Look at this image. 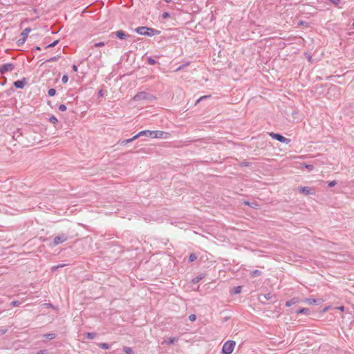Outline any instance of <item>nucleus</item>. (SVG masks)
I'll return each instance as SVG.
<instances>
[{
	"label": "nucleus",
	"instance_id": "1",
	"mask_svg": "<svg viewBox=\"0 0 354 354\" xmlns=\"http://www.w3.org/2000/svg\"><path fill=\"white\" fill-rule=\"evenodd\" d=\"M136 32L141 35H145V36H153L156 35H159L160 31L153 29L152 28H149L146 26H140L136 28Z\"/></svg>",
	"mask_w": 354,
	"mask_h": 354
},
{
	"label": "nucleus",
	"instance_id": "2",
	"mask_svg": "<svg viewBox=\"0 0 354 354\" xmlns=\"http://www.w3.org/2000/svg\"><path fill=\"white\" fill-rule=\"evenodd\" d=\"M156 97L149 93L141 91L138 92L133 98L134 101H140V100H148L153 101Z\"/></svg>",
	"mask_w": 354,
	"mask_h": 354
},
{
	"label": "nucleus",
	"instance_id": "3",
	"mask_svg": "<svg viewBox=\"0 0 354 354\" xmlns=\"http://www.w3.org/2000/svg\"><path fill=\"white\" fill-rule=\"evenodd\" d=\"M236 343L234 341L229 340L226 342L222 348V353L223 354H231L235 347Z\"/></svg>",
	"mask_w": 354,
	"mask_h": 354
},
{
	"label": "nucleus",
	"instance_id": "4",
	"mask_svg": "<svg viewBox=\"0 0 354 354\" xmlns=\"http://www.w3.org/2000/svg\"><path fill=\"white\" fill-rule=\"evenodd\" d=\"M68 239V236L65 234H62L55 236L53 239V241L50 243V247H55L58 244L62 243L65 242Z\"/></svg>",
	"mask_w": 354,
	"mask_h": 354
},
{
	"label": "nucleus",
	"instance_id": "5",
	"mask_svg": "<svg viewBox=\"0 0 354 354\" xmlns=\"http://www.w3.org/2000/svg\"><path fill=\"white\" fill-rule=\"evenodd\" d=\"M270 136L273 138L275 139L282 143L289 144L290 142V140L286 138V137L283 136L281 134L276 133H270Z\"/></svg>",
	"mask_w": 354,
	"mask_h": 354
},
{
	"label": "nucleus",
	"instance_id": "6",
	"mask_svg": "<svg viewBox=\"0 0 354 354\" xmlns=\"http://www.w3.org/2000/svg\"><path fill=\"white\" fill-rule=\"evenodd\" d=\"M15 68V65L11 63L4 64L0 66V73L1 74H4L7 72H10L13 71Z\"/></svg>",
	"mask_w": 354,
	"mask_h": 354
},
{
	"label": "nucleus",
	"instance_id": "7",
	"mask_svg": "<svg viewBox=\"0 0 354 354\" xmlns=\"http://www.w3.org/2000/svg\"><path fill=\"white\" fill-rule=\"evenodd\" d=\"M153 131H150V130L141 131L136 135V138H139L140 136H147V137H150V138H153Z\"/></svg>",
	"mask_w": 354,
	"mask_h": 354
},
{
	"label": "nucleus",
	"instance_id": "8",
	"mask_svg": "<svg viewBox=\"0 0 354 354\" xmlns=\"http://www.w3.org/2000/svg\"><path fill=\"white\" fill-rule=\"evenodd\" d=\"M153 138H167L168 133L162 131H153Z\"/></svg>",
	"mask_w": 354,
	"mask_h": 354
},
{
	"label": "nucleus",
	"instance_id": "9",
	"mask_svg": "<svg viewBox=\"0 0 354 354\" xmlns=\"http://www.w3.org/2000/svg\"><path fill=\"white\" fill-rule=\"evenodd\" d=\"M26 83V79L23 78L21 80H17L14 82V86L17 88H23Z\"/></svg>",
	"mask_w": 354,
	"mask_h": 354
},
{
	"label": "nucleus",
	"instance_id": "10",
	"mask_svg": "<svg viewBox=\"0 0 354 354\" xmlns=\"http://www.w3.org/2000/svg\"><path fill=\"white\" fill-rule=\"evenodd\" d=\"M115 36L122 40L126 39L129 36L123 30H118L115 32Z\"/></svg>",
	"mask_w": 354,
	"mask_h": 354
},
{
	"label": "nucleus",
	"instance_id": "11",
	"mask_svg": "<svg viewBox=\"0 0 354 354\" xmlns=\"http://www.w3.org/2000/svg\"><path fill=\"white\" fill-rule=\"evenodd\" d=\"M297 313L298 314H305V315H308L309 313H310V310L307 308H301L299 309H298L297 311H296Z\"/></svg>",
	"mask_w": 354,
	"mask_h": 354
},
{
	"label": "nucleus",
	"instance_id": "12",
	"mask_svg": "<svg viewBox=\"0 0 354 354\" xmlns=\"http://www.w3.org/2000/svg\"><path fill=\"white\" fill-rule=\"evenodd\" d=\"M30 31H31L30 28H25L21 33V37H23L24 38L27 39V37H28V34L30 32Z\"/></svg>",
	"mask_w": 354,
	"mask_h": 354
},
{
	"label": "nucleus",
	"instance_id": "13",
	"mask_svg": "<svg viewBox=\"0 0 354 354\" xmlns=\"http://www.w3.org/2000/svg\"><path fill=\"white\" fill-rule=\"evenodd\" d=\"M137 138H136V135H135V136H134L133 137H132L131 138H129V139H126V140H122V141H121V142H120V145H122V146L126 145L127 144H128V143H129V142H132L133 140H136V139H137Z\"/></svg>",
	"mask_w": 354,
	"mask_h": 354
},
{
	"label": "nucleus",
	"instance_id": "14",
	"mask_svg": "<svg viewBox=\"0 0 354 354\" xmlns=\"http://www.w3.org/2000/svg\"><path fill=\"white\" fill-rule=\"evenodd\" d=\"M44 337H45L48 339L51 340L56 337V334L55 333H47V334L44 335Z\"/></svg>",
	"mask_w": 354,
	"mask_h": 354
},
{
	"label": "nucleus",
	"instance_id": "15",
	"mask_svg": "<svg viewBox=\"0 0 354 354\" xmlns=\"http://www.w3.org/2000/svg\"><path fill=\"white\" fill-rule=\"evenodd\" d=\"M123 351L127 354H134L133 351L130 347L124 346L123 348Z\"/></svg>",
	"mask_w": 354,
	"mask_h": 354
},
{
	"label": "nucleus",
	"instance_id": "16",
	"mask_svg": "<svg viewBox=\"0 0 354 354\" xmlns=\"http://www.w3.org/2000/svg\"><path fill=\"white\" fill-rule=\"evenodd\" d=\"M98 346L103 349H109L110 345L107 343H100L98 344Z\"/></svg>",
	"mask_w": 354,
	"mask_h": 354
},
{
	"label": "nucleus",
	"instance_id": "17",
	"mask_svg": "<svg viewBox=\"0 0 354 354\" xmlns=\"http://www.w3.org/2000/svg\"><path fill=\"white\" fill-rule=\"evenodd\" d=\"M204 277V276L203 274H201L195 278H194L192 279V283H198Z\"/></svg>",
	"mask_w": 354,
	"mask_h": 354
},
{
	"label": "nucleus",
	"instance_id": "18",
	"mask_svg": "<svg viewBox=\"0 0 354 354\" xmlns=\"http://www.w3.org/2000/svg\"><path fill=\"white\" fill-rule=\"evenodd\" d=\"M261 274V272L259 270H255L251 272V276L254 277L257 276H260Z\"/></svg>",
	"mask_w": 354,
	"mask_h": 354
},
{
	"label": "nucleus",
	"instance_id": "19",
	"mask_svg": "<svg viewBox=\"0 0 354 354\" xmlns=\"http://www.w3.org/2000/svg\"><path fill=\"white\" fill-rule=\"evenodd\" d=\"M86 337L88 338V339H94L96 336V334L94 333H86L85 334Z\"/></svg>",
	"mask_w": 354,
	"mask_h": 354
},
{
	"label": "nucleus",
	"instance_id": "20",
	"mask_svg": "<svg viewBox=\"0 0 354 354\" xmlns=\"http://www.w3.org/2000/svg\"><path fill=\"white\" fill-rule=\"evenodd\" d=\"M306 302H307L309 304H317V300L311 298L306 299Z\"/></svg>",
	"mask_w": 354,
	"mask_h": 354
},
{
	"label": "nucleus",
	"instance_id": "21",
	"mask_svg": "<svg viewBox=\"0 0 354 354\" xmlns=\"http://www.w3.org/2000/svg\"><path fill=\"white\" fill-rule=\"evenodd\" d=\"M241 292V287L236 286L233 288V293L235 295L239 294Z\"/></svg>",
	"mask_w": 354,
	"mask_h": 354
},
{
	"label": "nucleus",
	"instance_id": "22",
	"mask_svg": "<svg viewBox=\"0 0 354 354\" xmlns=\"http://www.w3.org/2000/svg\"><path fill=\"white\" fill-rule=\"evenodd\" d=\"M197 259V256L194 254V253H192L189 257V262H193L196 259Z\"/></svg>",
	"mask_w": 354,
	"mask_h": 354
},
{
	"label": "nucleus",
	"instance_id": "23",
	"mask_svg": "<svg viewBox=\"0 0 354 354\" xmlns=\"http://www.w3.org/2000/svg\"><path fill=\"white\" fill-rule=\"evenodd\" d=\"M301 191L302 193H304L305 194H310V189L307 187H303L301 188Z\"/></svg>",
	"mask_w": 354,
	"mask_h": 354
},
{
	"label": "nucleus",
	"instance_id": "24",
	"mask_svg": "<svg viewBox=\"0 0 354 354\" xmlns=\"http://www.w3.org/2000/svg\"><path fill=\"white\" fill-rule=\"evenodd\" d=\"M56 93V90L55 88H50L48 91V94L49 96H54Z\"/></svg>",
	"mask_w": 354,
	"mask_h": 354
},
{
	"label": "nucleus",
	"instance_id": "25",
	"mask_svg": "<svg viewBox=\"0 0 354 354\" xmlns=\"http://www.w3.org/2000/svg\"><path fill=\"white\" fill-rule=\"evenodd\" d=\"M176 340V337H170L165 342L168 344H172L174 343V342Z\"/></svg>",
	"mask_w": 354,
	"mask_h": 354
},
{
	"label": "nucleus",
	"instance_id": "26",
	"mask_svg": "<svg viewBox=\"0 0 354 354\" xmlns=\"http://www.w3.org/2000/svg\"><path fill=\"white\" fill-rule=\"evenodd\" d=\"M59 56H54L50 57V59H47L46 62H56L59 59Z\"/></svg>",
	"mask_w": 354,
	"mask_h": 354
},
{
	"label": "nucleus",
	"instance_id": "27",
	"mask_svg": "<svg viewBox=\"0 0 354 354\" xmlns=\"http://www.w3.org/2000/svg\"><path fill=\"white\" fill-rule=\"evenodd\" d=\"M210 97V95H204V96L201 97L200 98H198V99L196 100V102L195 104L196 105L198 103H199L200 102H201V101H202V100H203L204 99H207V98H208V97Z\"/></svg>",
	"mask_w": 354,
	"mask_h": 354
},
{
	"label": "nucleus",
	"instance_id": "28",
	"mask_svg": "<svg viewBox=\"0 0 354 354\" xmlns=\"http://www.w3.org/2000/svg\"><path fill=\"white\" fill-rule=\"evenodd\" d=\"M49 121L50 122H52L53 124H56L57 122H58V120L57 119V118L54 115H52L50 118H49Z\"/></svg>",
	"mask_w": 354,
	"mask_h": 354
},
{
	"label": "nucleus",
	"instance_id": "29",
	"mask_svg": "<svg viewBox=\"0 0 354 354\" xmlns=\"http://www.w3.org/2000/svg\"><path fill=\"white\" fill-rule=\"evenodd\" d=\"M147 62L151 65H153V64H155L156 63V61L153 58H152L151 57H148Z\"/></svg>",
	"mask_w": 354,
	"mask_h": 354
},
{
	"label": "nucleus",
	"instance_id": "30",
	"mask_svg": "<svg viewBox=\"0 0 354 354\" xmlns=\"http://www.w3.org/2000/svg\"><path fill=\"white\" fill-rule=\"evenodd\" d=\"M294 304H295V299H292L291 300L286 301V306H290Z\"/></svg>",
	"mask_w": 354,
	"mask_h": 354
},
{
	"label": "nucleus",
	"instance_id": "31",
	"mask_svg": "<svg viewBox=\"0 0 354 354\" xmlns=\"http://www.w3.org/2000/svg\"><path fill=\"white\" fill-rule=\"evenodd\" d=\"M59 41L58 40H56L55 41H53V43L48 44V46H46V48H52V47H54L57 44H58Z\"/></svg>",
	"mask_w": 354,
	"mask_h": 354
},
{
	"label": "nucleus",
	"instance_id": "32",
	"mask_svg": "<svg viewBox=\"0 0 354 354\" xmlns=\"http://www.w3.org/2000/svg\"><path fill=\"white\" fill-rule=\"evenodd\" d=\"M68 80V77L66 75H63L62 78V82L64 83V84H66Z\"/></svg>",
	"mask_w": 354,
	"mask_h": 354
},
{
	"label": "nucleus",
	"instance_id": "33",
	"mask_svg": "<svg viewBox=\"0 0 354 354\" xmlns=\"http://www.w3.org/2000/svg\"><path fill=\"white\" fill-rule=\"evenodd\" d=\"M59 110L60 111H65L66 110V106L64 104H60L59 106Z\"/></svg>",
	"mask_w": 354,
	"mask_h": 354
},
{
	"label": "nucleus",
	"instance_id": "34",
	"mask_svg": "<svg viewBox=\"0 0 354 354\" xmlns=\"http://www.w3.org/2000/svg\"><path fill=\"white\" fill-rule=\"evenodd\" d=\"M104 46V42H102V41L97 42V43H95V44H94V46H95V47H97H97H102V46Z\"/></svg>",
	"mask_w": 354,
	"mask_h": 354
},
{
	"label": "nucleus",
	"instance_id": "35",
	"mask_svg": "<svg viewBox=\"0 0 354 354\" xmlns=\"http://www.w3.org/2000/svg\"><path fill=\"white\" fill-rule=\"evenodd\" d=\"M304 166L308 170H313L314 167L312 165L304 164Z\"/></svg>",
	"mask_w": 354,
	"mask_h": 354
},
{
	"label": "nucleus",
	"instance_id": "36",
	"mask_svg": "<svg viewBox=\"0 0 354 354\" xmlns=\"http://www.w3.org/2000/svg\"><path fill=\"white\" fill-rule=\"evenodd\" d=\"M263 297L266 299L269 300L272 298V295L270 293L265 294L263 295Z\"/></svg>",
	"mask_w": 354,
	"mask_h": 354
},
{
	"label": "nucleus",
	"instance_id": "37",
	"mask_svg": "<svg viewBox=\"0 0 354 354\" xmlns=\"http://www.w3.org/2000/svg\"><path fill=\"white\" fill-rule=\"evenodd\" d=\"M162 17L163 19H167L170 17V14L169 12H165L162 13Z\"/></svg>",
	"mask_w": 354,
	"mask_h": 354
},
{
	"label": "nucleus",
	"instance_id": "38",
	"mask_svg": "<svg viewBox=\"0 0 354 354\" xmlns=\"http://www.w3.org/2000/svg\"><path fill=\"white\" fill-rule=\"evenodd\" d=\"M26 40V39H25V38H24L23 37H21L19 39L18 43H19V44H24V43H25Z\"/></svg>",
	"mask_w": 354,
	"mask_h": 354
},
{
	"label": "nucleus",
	"instance_id": "39",
	"mask_svg": "<svg viewBox=\"0 0 354 354\" xmlns=\"http://www.w3.org/2000/svg\"><path fill=\"white\" fill-rule=\"evenodd\" d=\"M337 185V182H336L335 180L330 181V182H329V183H328V186H329L330 187H334V186H335V185Z\"/></svg>",
	"mask_w": 354,
	"mask_h": 354
},
{
	"label": "nucleus",
	"instance_id": "40",
	"mask_svg": "<svg viewBox=\"0 0 354 354\" xmlns=\"http://www.w3.org/2000/svg\"><path fill=\"white\" fill-rule=\"evenodd\" d=\"M19 304H20V302H19V301H12L11 302V305H12V306H18L19 305Z\"/></svg>",
	"mask_w": 354,
	"mask_h": 354
},
{
	"label": "nucleus",
	"instance_id": "41",
	"mask_svg": "<svg viewBox=\"0 0 354 354\" xmlns=\"http://www.w3.org/2000/svg\"><path fill=\"white\" fill-rule=\"evenodd\" d=\"M196 315H189V319L190 321H192V322L195 321V320H196Z\"/></svg>",
	"mask_w": 354,
	"mask_h": 354
},
{
	"label": "nucleus",
	"instance_id": "42",
	"mask_svg": "<svg viewBox=\"0 0 354 354\" xmlns=\"http://www.w3.org/2000/svg\"><path fill=\"white\" fill-rule=\"evenodd\" d=\"M333 4L335 5V6H337L339 2H340V0H329Z\"/></svg>",
	"mask_w": 354,
	"mask_h": 354
},
{
	"label": "nucleus",
	"instance_id": "43",
	"mask_svg": "<svg viewBox=\"0 0 354 354\" xmlns=\"http://www.w3.org/2000/svg\"><path fill=\"white\" fill-rule=\"evenodd\" d=\"M46 353V350H41L39 352H37V354H45Z\"/></svg>",
	"mask_w": 354,
	"mask_h": 354
},
{
	"label": "nucleus",
	"instance_id": "44",
	"mask_svg": "<svg viewBox=\"0 0 354 354\" xmlns=\"http://www.w3.org/2000/svg\"><path fill=\"white\" fill-rule=\"evenodd\" d=\"M73 70L75 71V72H77V67L76 65H73Z\"/></svg>",
	"mask_w": 354,
	"mask_h": 354
},
{
	"label": "nucleus",
	"instance_id": "45",
	"mask_svg": "<svg viewBox=\"0 0 354 354\" xmlns=\"http://www.w3.org/2000/svg\"><path fill=\"white\" fill-rule=\"evenodd\" d=\"M103 95H104V94H103V91H102V90H100V91H99V95L102 97V96H103Z\"/></svg>",
	"mask_w": 354,
	"mask_h": 354
},
{
	"label": "nucleus",
	"instance_id": "46",
	"mask_svg": "<svg viewBox=\"0 0 354 354\" xmlns=\"http://www.w3.org/2000/svg\"><path fill=\"white\" fill-rule=\"evenodd\" d=\"M338 309L340 310L341 311H344V306H340V307H338Z\"/></svg>",
	"mask_w": 354,
	"mask_h": 354
},
{
	"label": "nucleus",
	"instance_id": "47",
	"mask_svg": "<svg viewBox=\"0 0 354 354\" xmlns=\"http://www.w3.org/2000/svg\"><path fill=\"white\" fill-rule=\"evenodd\" d=\"M183 66H184L183 65L180 66L177 68V70H176V71H180V70H181V69L183 68Z\"/></svg>",
	"mask_w": 354,
	"mask_h": 354
},
{
	"label": "nucleus",
	"instance_id": "48",
	"mask_svg": "<svg viewBox=\"0 0 354 354\" xmlns=\"http://www.w3.org/2000/svg\"><path fill=\"white\" fill-rule=\"evenodd\" d=\"M36 50H41V48L39 46L35 47Z\"/></svg>",
	"mask_w": 354,
	"mask_h": 354
},
{
	"label": "nucleus",
	"instance_id": "49",
	"mask_svg": "<svg viewBox=\"0 0 354 354\" xmlns=\"http://www.w3.org/2000/svg\"><path fill=\"white\" fill-rule=\"evenodd\" d=\"M244 203L248 205H250V203L248 201H245Z\"/></svg>",
	"mask_w": 354,
	"mask_h": 354
},
{
	"label": "nucleus",
	"instance_id": "50",
	"mask_svg": "<svg viewBox=\"0 0 354 354\" xmlns=\"http://www.w3.org/2000/svg\"><path fill=\"white\" fill-rule=\"evenodd\" d=\"M64 266V265H59L57 266V268H62Z\"/></svg>",
	"mask_w": 354,
	"mask_h": 354
},
{
	"label": "nucleus",
	"instance_id": "51",
	"mask_svg": "<svg viewBox=\"0 0 354 354\" xmlns=\"http://www.w3.org/2000/svg\"><path fill=\"white\" fill-rule=\"evenodd\" d=\"M167 3H170L171 0H164Z\"/></svg>",
	"mask_w": 354,
	"mask_h": 354
},
{
	"label": "nucleus",
	"instance_id": "52",
	"mask_svg": "<svg viewBox=\"0 0 354 354\" xmlns=\"http://www.w3.org/2000/svg\"><path fill=\"white\" fill-rule=\"evenodd\" d=\"M353 26L354 27V22L353 23Z\"/></svg>",
	"mask_w": 354,
	"mask_h": 354
}]
</instances>
